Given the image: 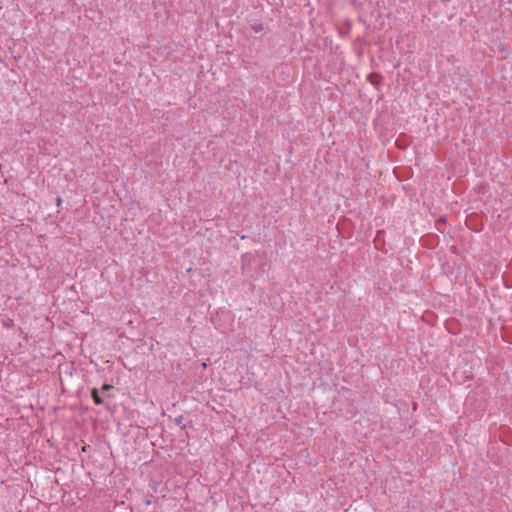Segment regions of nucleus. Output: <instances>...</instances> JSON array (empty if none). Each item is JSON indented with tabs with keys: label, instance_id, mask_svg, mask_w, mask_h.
<instances>
[{
	"label": "nucleus",
	"instance_id": "1",
	"mask_svg": "<svg viewBox=\"0 0 512 512\" xmlns=\"http://www.w3.org/2000/svg\"><path fill=\"white\" fill-rule=\"evenodd\" d=\"M253 264H257L260 266L262 272L265 271V266H266V263H259L258 259L253 256L252 254H245L242 256V270L243 272L245 273H249L251 274V276H253L252 274V269H253Z\"/></svg>",
	"mask_w": 512,
	"mask_h": 512
},
{
	"label": "nucleus",
	"instance_id": "3",
	"mask_svg": "<svg viewBox=\"0 0 512 512\" xmlns=\"http://www.w3.org/2000/svg\"><path fill=\"white\" fill-rule=\"evenodd\" d=\"M112 389H113V385L108 384V383H104V384L102 385V387H101V391H102L103 393H106V392H108V391H110V390H112Z\"/></svg>",
	"mask_w": 512,
	"mask_h": 512
},
{
	"label": "nucleus",
	"instance_id": "9",
	"mask_svg": "<svg viewBox=\"0 0 512 512\" xmlns=\"http://www.w3.org/2000/svg\"><path fill=\"white\" fill-rule=\"evenodd\" d=\"M145 504L146 505H150L151 504V500H149V499L145 500Z\"/></svg>",
	"mask_w": 512,
	"mask_h": 512
},
{
	"label": "nucleus",
	"instance_id": "8",
	"mask_svg": "<svg viewBox=\"0 0 512 512\" xmlns=\"http://www.w3.org/2000/svg\"><path fill=\"white\" fill-rule=\"evenodd\" d=\"M61 203H62V199H61V198H58V199H57V205H58V206H60V205H61Z\"/></svg>",
	"mask_w": 512,
	"mask_h": 512
},
{
	"label": "nucleus",
	"instance_id": "4",
	"mask_svg": "<svg viewBox=\"0 0 512 512\" xmlns=\"http://www.w3.org/2000/svg\"><path fill=\"white\" fill-rule=\"evenodd\" d=\"M183 420H184L183 415H179L178 417H176V418H175V423H176L177 425H181V424H182V422H183Z\"/></svg>",
	"mask_w": 512,
	"mask_h": 512
},
{
	"label": "nucleus",
	"instance_id": "7",
	"mask_svg": "<svg viewBox=\"0 0 512 512\" xmlns=\"http://www.w3.org/2000/svg\"><path fill=\"white\" fill-rule=\"evenodd\" d=\"M435 242H436V238H435V239L433 238V239H432V242H431V243H429V244H427V245H428V246H430V247H433L434 245H436V244H437V243H435Z\"/></svg>",
	"mask_w": 512,
	"mask_h": 512
},
{
	"label": "nucleus",
	"instance_id": "6",
	"mask_svg": "<svg viewBox=\"0 0 512 512\" xmlns=\"http://www.w3.org/2000/svg\"><path fill=\"white\" fill-rule=\"evenodd\" d=\"M4 326L8 327V328L12 327L13 326V320H8L7 322L4 323Z\"/></svg>",
	"mask_w": 512,
	"mask_h": 512
},
{
	"label": "nucleus",
	"instance_id": "2",
	"mask_svg": "<svg viewBox=\"0 0 512 512\" xmlns=\"http://www.w3.org/2000/svg\"><path fill=\"white\" fill-rule=\"evenodd\" d=\"M91 397L96 405H102L104 403L103 398L100 396L97 388L91 389Z\"/></svg>",
	"mask_w": 512,
	"mask_h": 512
},
{
	"label": "nucleus",
	"instance_id": "5",
	"mask_svg": "<svg viewBox=\"0 0 512 512\" xmlns=\"http://www.w3.org/2000/svg\"><path fill=\"white\" fill-rule=\"evenodd\" d=\"M346 226H339V225H336L335 226V230L338 234H342L343 233V228H345Z\"/></svg>",
	"mask_w": 512,
	"mask_h": 512
}]
</instances>
